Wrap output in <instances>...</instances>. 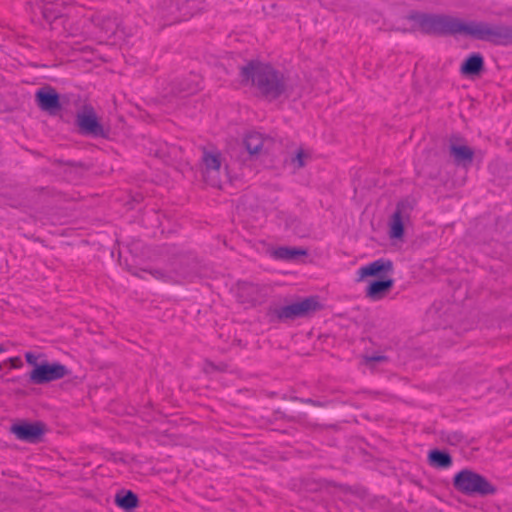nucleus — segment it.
<instances>
[{
    "label": "nucleus",
    "instance_id": "nucleus-20",
    "mask_svg": "<svg viewBox=\"0 0 512 512\" xmlns=\"http://www.w3.org/2000/svg\"><path fill=\"white\" fill-rule=\"evenodd\" d=\"M115 503L125 510H131L138 506V497L132 491H122L116 494Z\"/></svg>",
    "mask_w": 512,
    "mask_h": 512
},
{
    "label": "nucleus",
    "instance_id": "nucleus-2",
    "mask_svg": "<svg viewBox=\"0 0 512 512\" xmlns=\"http://www.w3.org/2000/svg\"><path fill=\"white\" fill-rule=\"evenodd\" d=\"M241 76L244 82H251L259 93L269 101L281 96H289L292 91V83L288 77L273 66L262 62H249L241 68Z\"/></svg>",
    "mask_w": 512,
    "mask_h": 512
},
{
    "label": "nucleus",
    "instance_id": "nucleus-13",
    "mask_svg": "<svg viewBox=\"0 0 512 512\" xmlns=\"http://www.w3.org/2000/svg\"><path fill=\"white\" fill-rule=\"evenodd\" d=\"M270 142V139L265 138L258 132L247 133L243 140V144L251 156L261 155L262 152L267 149V144Z\"/></svg>",
    "mask_w": 512,
    "mask_h": 512
},
{
    "label": "nucleus",
    "instance_id": "nucleus-26",
    "mask_svg": "<svg viewBox=\"0 0 512 512\" xmlns=\"http://www.w3.org/2000/svg\"><path fill=\"white\" fill-rule=\"evenodd\" d=\"M151 274L154 277H156V278H163L164 277V274L161 271H159V270H155V271L151 272Z\"/></svg>",
    "mask_w": 512,
    "mask_h": 512
},
{
    "label": "nucleus",
    "instance_id": "nucleus-24",
    "mask_svg": "<svg viewBox=\"0 0 512 512\" xmlns=\"http://www.w3.org/2000/svg\"><path fill=\"white\" fill-rule=\"evenodd\" d=\"M308 154L305 153L304 150L299 149L295 155V157L292 158V163L295 165L296 168H302L305 166V160L308 158Z\"/></svg>",
    "mask_w": 512,
    "mask_h": 512
},
{
    "label": "nucleus",
    "instance_id": "nucleus-11",
    "mask_svg": "<svg viewBox=\"0 0 512 512\" xmlns=\"http://www.w3.org/2000/svg\"><path fill=\"white\" fill-rule=\"evenodd\" d=\"M393 272V263L388 259H377L365 266H362L357 271V282L363 281L367 277H379L380 279L386 278Z\"/></svg>",
    "mask_w": 512,
    "mask_h": 512
},
{
    "label": "nucleus",
    "instance_id": "nucleus-29",
    "mask_svg": "<svg viewBox=\"0 0 512 512\" xmlns=\"http://www.w3.org/2000/svg\"><path fill=\"white\" fill-rule=\"evenodd\" d=\"M100 58H101L103 61H108V58H106V57L100 56Z\"/></svg>",
    "mask_w": 512,
    "mask_h": 512
},
{
    "label": "nucleus",
    "instance_id": "nucleus-14",
    "mask_svg": "<svg viewBox=\"0 0 512 512\" xmlns=\"http://www.w3.org/2000/svg\"><path fill=\"white\" fill-rule=\"evenodd\" d=\"M450 156L457 166L468 167L472 164L474 151L467 145H458L451 143L449 146Z\"/></svg>",
    "mask_w": 512,
    "mask_h": 512
},
{
    "label": "nucleus",
    "instance_id": "nucleus-8",
    "mask_svg": "<svg viewBox=\"0 0 512 512\" xmlns=\"http://www.w3.org/2000/svg\"><path fill=\"white\" fill-rule=\"evenodd\" d=\"M170 273L182 278H189L200 273V262L197 257L190 252H179L169 263Z\"/></svg>",
    "mask_w": 512,
    "mask_h": 512
},
{
    "label": "nucleus",
    "instance_id": "nucleus-12",
    "mask_svg": "<svg viewBox=\"0 0 512 512\" xmlns=\"http://www.w3.org/2000/svg\"><path fill=\"white\" fill-rule=\"evenodd\" d=\"M394 286V280L392 278H383L380 280L373 281L365 290V296L373 301L383 299Z\"/></svg>",
    "mask_w": 512,
    "mask_h": 512
},
{
    "label": "nucleus",
    "instance_id": "nucleus-25",
    "mask_svg": "<svg viewBox=\"0 0 512 512\" xmlns=\"http://www.w3.org/2000/svg\"><path fill=\"white\" fill-rule=\"evenodd\" d=\"M25 359H26V362L29 364V365H32L33 368H36V366H39L40 363L37 362L38 360V356H36L34 353L32 352H27L25 353Z\"/></svg>",
    "mask_w": 512,
    "mask_h": 512
},
{
    "label": "nucleus",
    "instance_id": "nucleus-17",
    "mask_svg": "<svg viewBox=\"0 0 512 512\" xmlns=\"http://www.w3.org/2000/svg\"><path fill=\"white\" fill-rule=\"evenodd\" d=\"M483 67V57L479 53H474L463 62L460 70L463 75L472 76L479 74Z\"/></svg>",
    "mask_w": 512,
    "mask_h": 512
},
{
    "label": "nucleus",
    "instance_id": "nucleus-5",
    "mask_svg": "<svg viewBox=\"0 0 512 512\" xmlns=\"http://www.w3.org/2000/svg\"><path fill=\"white\" fill-rule=\"evenodd\" d=\"M222 155L217 150L203 149L201 171L206 183L213 187L221 185Z\"/></svg>",
    "mask_w": 512,
    "mask_h": 512
},
{
    "label": "nucleus",
    "instance_id": "nucleus-15",
    "mask_svg": "<svg viewBox=\"0 0 512 512\" xmlns=\"http://www.w3.org/2000/svg\"><path fill=\"white\" fill-rule=\"evenodd\" d=\"M117 23L115 20L103 21L101 27L98 29V44L101 45H115L116 39L119 38L117 34Z\"/></svg>",
    "mask_w": 512,
    "mask_h": 512
},
{
    "label": "nucleus",
    "instance_id": "nucleus-28",
    "mask_svg": "<svg viewBox=\"0 0 512 512\" xmlns=\"http://www.w3.org/2000/svg\"><path fill=\"white\" fill-rule=\"evenodd\" d=\"M141 199H142L141 194H136L135 196H133V201H135V202H139Z\"/></svg>",
    "mask_w": 512,
    "mask_h": 512
},
{
    "label": "nucleus",
    "instance_id": "nucleus-18",
    "mask_svg": "<svg viewBox=\"0 0 512 512\" xmlns=\"http://www.w3.org/2000/svg\"><path fill=\"white\" fill-rule=\"evenodd\" d=\"M79 131L84 134H96V116L93 114L79 113L76 119Z\"/></svg>",
    "mask_w": 512,
    "mask_h": 512
},
{
    "label": "nucleus",
    "instance_id": "nucleus-22",
    "mask_svg": "<svg viewBox=\"0 0 512 512\" xmlns=\"http://www.w3.org/2000/svg\"><path fill=\"white\" fill-rule=\"evenodd\" d=\"M154 155L164 161L174 160L178 157L179 149L176 146H169L162 144L159 148L153 151Z\"/></svg>",
    "mask_w": 512,
    "mask_h": 512
},
{
    "label": "nucleus",
    "instance_id": "nucleus-31",
    "mask_svg": "<svg viewBox=\"0 0 512 512\" xmlns=\"http://www.w3.org/2000/svg\"><path fill=\"white\" fill-rule=\"evenodd\" d=\"M179 1H180V0H177V2H176V4H175V6H177V7H178V5H179Z\"/></svg>",
    "mask_w": 512,
    "mask_h": 512
},
{
    "label": "nucleus",
    "instance_id": "nucleus-3",
    "mask_svg": "<svg viewBox=\"0 0 512 512\" xmlns=\"http://www.w3.org/2000/svg\"><path fill=\"white\" fill-rule=\"evenodd\" d=\"M453 486L458 492L467 496H487L497 491L484 476L469 469H463L454 476Z\"/></svg>",
    "mask_w": 512,
    "mask_h": 512
},
{
    "label": "nucleus",
    "instance_id": "nucleus-10",
    "mask_svg": "<svg viewBox=\"0 0 512 512\" xmlns=\"http://www.w3.org/2000/svg\"><path fill=\"white\" fill-rule=\"evenodd\" d=\"M37 106L51 116H56L62 109L60 96L51 86H45L37 90L35 94Z\"/></svg>",
    "mask_w": 512,
    "mask_h": 512
},
{
    "label": "nucleus",
    "instance_id": "nucleus-30",
    "mask_svg": "<svg viewBox=\"0 0 512 512\" xmlns=\"http://www.w3.org/2000/svg\"><path fill=\"white\" fill-rule=\"evenodd\" d=\"M4 351V348L2 345H0V353Z\"/></svg>",
    "mask_w": 512,
    "mask_h": 512
},
{
    "label": "nucleus",
    "instance_id": "nucleus-9",
    "mask_svg": "<svg viewBox=\"0 0 512 512\" xmlns=\"http://www.w3.org/2000/svg\"><path fill=\"white\" fill-rule=\"evenodd\" d=\"M10 431L22 441L37 443L46 432V425L41 421L27 422L20 421L10 427Z\"/></svg>",
    "mask_w": 512,
    "mask_h": 512
},
{
    "label": "nucleus",
    "instance_id": "nucleus-7",
    "mask_svg": "<svg viewBox=\"0 0 512 512\" xmlns=\"http://www.w3.org/2000/svg\"><path fill=\"white\" fill-rule=\"evenodd\" d=\"M413 202L405 199L397 203L396 209L389 220V237L391 239H401L404 235V227L410 222Z\"/></svg>",
    "mask_w": 512,
    "mask_h": 512
},
{
    "label": "nucleus",
    "instance_id": "nucleus-23",
    "mask_svg": "<svg viewBox=\"0 0 512 512\" xmlns=\"http://www.w3.org/2000/svg\"><path fill=\"white\" fill-rule=\"evenodd\" d=\"M387 362V357L385 355H364L362 358V363L369 367L370 369H374L375 365L378 363Z\"/></svg>",
    "mask_w": 512,
    "mask_h": 512
},
{
    "label": "nucleus",
    "instance_id": "nucleus-16",
    "mask_svg": "<svg viewBox=\"0 0 512 512\" xmlns=\"http://www.w3.org/2000/svg\"><path fill=\"white\" fill-rule=\"evenodd\" d=\"M198 89V85L194 80H183L179 82H173L169 91H165L163 94L164 98H168L170 95L186 96L193 94Z\"/></svg>",
    "mask_w": 512,
    "mask_h": 512
},
{
    "label": "nucleus",
    "instance_id": "nucleus-19",
    "mask_svg": "<svg viewBox=\"0 0 512 512\" xmlns=\"http://www.w3.org/2000/svg\"><path fill=\"white\" fill-rule=\"evenodd\" d=\"M429 464L435 468H448L452 464L451 456L444 451L432 450L428 455Z\"/></svg>",
    "mask_w": 512,
    "mask_h": 512
},
{
    "label": "nucleus",
    "instance_id": "nucleus-6",
    "mask_svg": "<svg viewBox=\"0 0 512 512\" xmlns=\"http://www.w3.org/2000/svg\"><path fill=\"white\" fill-rule=\"evenodd\" d=\"M69 374L67 367L59 362L49 363L44 361L33 368L29 373V381L35 385H43L51 381L59 380Z\"/></svg>",
    "mask_w": 512,
    "mask_h": 512
},
{
    "label": "nucleus",
    "instance_id": "nucleus-4",
    "mask_svg": "<svg viewBox=\"0 0 512 512\" xmlns=\"http://www.w3.org/2000/svg\"><path fill=\"white\" fill-rule=\"evenodd\" d=\"M318 306L319 304L317 301L312 298H306L302 301L292 303L287 306L270 309L268 316L271 318V320H292L308 315L310 312L315 311Z\"/></svg>",
    "mask_w": 512,
    "mask_h": 512
},
{
    "label": "nucleus",
    "instance_id": "nucleus-1",
    "mask_svg": "<svg viewBox=\"0 0 512 512\" xmlns=\"http://www.w3.org/2000/svg\"><path fill=\"white\" fill-rule=\"evenodd\" d=\"M410 18L419 25L424 33L428 34H463L498 45L512 42V27L506 25H490L475 21L465 23L459 18L449 15L416 14Z\"/></svg>",
    "mask_w": 512,
    "mask_h": 512
},
{
    "label": "nucleus",
    "instance_id": "nucleus-21",
    "mask_svg": "<svg viewBox=\"0 0 512 512\" xmlns=\"http://www.w3.org/2000/svg\"><path fill=\"white\" fill-rule=\"evenodd\" d=\"M273 255L277 259L292 260L298 256L306 255V251L298 248L279 247L274 250Z\"/></svg>",
    "mask_w": 512,
    "mask_h": 512
},
{
    "label": "nucleus",
    "instance_id": "nucleus-27",
    "mask_svg": "<svg viewBox=\"0 0 512 512\" xmlns=\"http://www.w3.org/2000/svg\"><path fill=\"white\" fill-rule=\"evenodd\" d=\"M97 129H98V136H103L104 137L105 134H104L103 128H102V126L100 125L99 122H98Z\"/></svg>",
    "mask_w": 512,
    "mask_h": 512
}]
</instances>
